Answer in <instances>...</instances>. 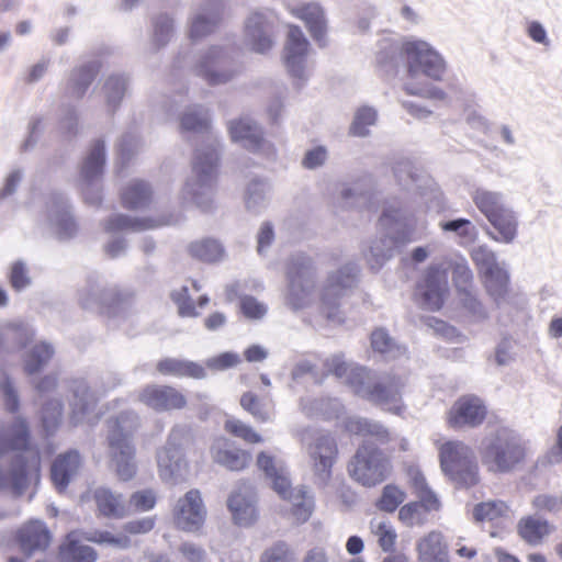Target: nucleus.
<instances>
[{
	"label": "nucleus",
	"instance_id": "nucleus-1",
	"mask_svg": "<svg viewBox=\"0 0 562 562\" xmlns=\"http://www.w3.org/2000/svg\"><path fill=\"white\" fill-rule=\"evenodd\" d=\"M30 430L22 417H16L10 427L0 431V490H10L21 495L26 487L27 469L37 470L40 456L29 449Z\"/></svg>",
	"mask_w": 562,
	"mask_h": 562
},
{
	"label": "nucleus",
	"instance_id": "nucleus-2",
	"mask_svg": "<svg viewBox=\"0 0 562 562\" xmlns=\"http://www.w3.org/2000/svg\"><path fill=\"white\" fill-rule=\"evenodd\" d=\"M526 442L513 428L501 426L488 432L480 446L482 464L493 474L515 472L525 462Z\"/></svg>",
	"mask_w": 562,
	"mask_h": 562
},
{
	"label": "nucleus",
	"instance_id": "nucleus-3",
	"mask_svg": "<svg viewBox=\"0 0 562 562\" xmlns=\"http://www.w3.org/2000/svg\"><path fill=\"white\" fill-rule=\"evenodd\" d=\"M138 427L139 417L133 411H124L106 420L109 456L122 481H128L136 474V448L133 438Z\"/></svg>",
	"mask_w": 562,
	"mask_h": 562
},
{
	"label": "nucleus",
	"instance_id": "nucleus-4",
	"mask_svg": "<svg viewBox=\"0 0 562 562\" xmlns=\"http://www.w3.org/2000/svg\"><path fill=\"white\" fill-rule=\"evenodd\" d=\"M379 225L384 233L371 243L369 251L364 254L368 265L374 271L380 270L393 257L397 245L415 240L413 232L406 227V217L400 207L385 206Z\"/></svg>",
	"mask_w": 562,
	"mask_h": 562
},
{
	"label": "nucleus",
	"instance_id": "nucleus-5",
	"mask_svg": "<svg viewBox=\"0 0 562 562\" xmlns=\"http://www.w3.org/2000/svg\"><path fill=\"white\" fill-rule=\"evenodd\" d=\"M217 161L218 153L214 143L196 148L191 176L181 192L184 201L191 202L202 210H207L211 206Z\"/></svg>",
	"mask_w": 562,
	"mask_h": 562
},
{
	"label": "nucleus",
	"instance_id": "nucleus-6",
	"mask_svg": "<svg viewBox=\"0 0 562 562\" xmlns=\"http://www.w3.org/2000/svg\"><path fill=\"white\" fill-rule=\"evenodd\" d=\"M400 55L406 67L405 80H443L448 64L430 43L415 37L406 38L400 46Z\"/></svg>",
	"mask_w": 562,
	"mask_h": 562
},
{
	"label": "nucleus",
	"instance_id": "nucleus-7",
	"mask_svg": "<svg viewBox=\"0 0 562 562\" xmlns=\"http://www.w3.org/2000/svg\"><path fill=\"white\" fill-rule=\"evenodd\" d=\"M258 468L265 472L266 476L271 481L272 488L283 498L292 503L293 516L300 522H305L312 515L314 502L310 495L307 487H291L288 471L274 459L266 452H260L257 457Z\"/></svg>",
	"mask_w": 562,
	"mask_h": 562
},
{
	"label": "nucleus",
	"instance_id": "nucleus-8",
	"mask_svg": "<svg viewBox=\"0 0 562 562\" xmlns=\"http://www.w3.org/2000/svg\"><path fill=\"white\" fill-rule=\"evenodd\" d=\"M236 50L231 45H212L194 59L192 72L210 86L225 85L240 71L235 58Z\"/></svg>",
	"mask_w": 562,
	"mask_h": 562
},
{
	"label": "nucleus",
	"instance_id": "nucleus-9",
	"mask_svg": "<svg viewBox=\"0 0 562 562\" xmlns=\"http://www.w3.org/2000/svg\"><path fill=\"white\" fill-rule=\"evenodd\" d=\"M356 385V394L372 403L386 406L389 411L401 412L402 390L404 381L400 376L383 374L372 378L369 370H358L351 380Z\"/></svg>",
	"mask_w": 562,
	"mask_h": 562
},
{
	"label": "nucleus",
	"instance_id": "nucleus-10",
	"mask_svg": "<svg viewBox=\"0 0 562 562\" xmlns=\"http://www.w3.org/2000/svg\"><path fill=\"white\" fill-rule=\"evenodd\" d=\"M286 304L294 311L306 307L316 285V270L312 258L302 252L292 255L286 265Z\"/></svg>",
	"mask_w": 562,
	"mask_h": 562
},
{
	"label": "nucleus",
	"instance_id": "nucleus-11",
	"mask_svg": "<svg viewBox=\"0 0 562 562\" xmlns=\"http://www.w3.org/2000/svg\"><path fill=\"white\" fill-rule=\"evenodd\" d=\"M359 272L360 269L356 262H348L328 274L321 292V311L327 321L335 324L344 322L340 300L357 285Z\"/></svg>",
	"mask_w": 562,
	"mask_h": 562
},
{
	"label": "nucleus",
	"instance_id": "nucleus-12",
	"mask_svg": "<svg viewBox=\"0 0 562 562\" xmlns=\"http://www.w3.org/2000/svg\"><path fill=\"white\" fill-rule=\"evenodd\" d=\"M397 183L405 190L415 191L426 210H439L442 206V192L435 180L411 159L401 158L393 166Z\"/></svg>",
	"mask_w": 562,
	"mask_h": 562
},
{
	"label": "nucleus",
	"instance_id": "nucleus-13",
	"mask_svg": "<svg viewBox=\"0 0 562 562\" xmlns=\"http://www.w3.org/2000/svg\"><path fill=\"white\" fill-rule=\"evenodd\" d=\"M440 467L458 485L472 486L477 482V467L472 449L462 441H447L440 447Z\"/></svg>",
	"mask_w": 562,
	"mask_h": 562
},
{
	"label": "nucleus",
	"instance_id": "nucleus-14",
	"mask_svg": "<svg viewBox=\"0 0 562 562\" xmlns=\"http://www.w3.org/2000/svg\"><path fill=\"white\" fill-rule=\"evenodd\" d=\"M121 384V379L112 373L102 379V384L92 386L85 379H74L69 390L72 394L69 402L71 422L77 425L86 420L95 409L101 396Z\"/></svg>",
	"mask_w": 562,
	"mask_h": 562
},
{
	"label": "nucleus",
	"instance_id": "nucleus-15",
	"mask_svg": "<svg viewBox=\"0 0 562 562\" xmlns=\"http://www.w3.org/2000/svg\"><path fill=\"white\" fill-rule=\"evenodd\" d=\"M349 474L364 486L383 482L390 472V461L372 442L364 440L348 465Z\"/></svg>",
	"mask_w": 562,
	"mask_h": 562
},
{
	"label": "nucleus",
	"instance_id": "nucleus-16",
	"mask_svg": "<svg viewBox=\"0 0 562 562\" xmlns=\"http://www.w3.org/2000/svg\"><path fill=\"white\" fill-rule=\"evenodd\" d=\"M279 18L273 10H252L244 22L246 45L255 53L266 54L274 45Z\"/></svg>",
	"mask_w": 562,
	"mask_h": 562
},
{
	"label": "nucleus",
	"instance_id": "nucleus-17",
	"mask_svg": "<svg viewBox=\"0 0 562 562\" xmlns=\"http://www.w3.org/2000/svg\"><path fill=\"white\" fill-rule=\"evenodd\" d=\"M105 160V144L102 139H95L91 144L80 170L83 199L90 205H99L101 203L102 198L99 182L103 175Z\"/></svg>",
	"mask_w": 562,
	"mask_h": 562
},
{
	"label": "nucleus",
	"instance_id": "nucleus-18",
	"mask_svg": "<svg viewBox=\"0 0 562 562\" xmlns=\"http://www.w3.org/2000/svg\"><path fill=\"white\" fill-rule=\"evenodd\" d=\"M228 132L232 140L245 149L269 158L276 156L274 145L263 137L262 127L251 117L243 116L231 121Z\"/></svg>",
	"mask_w": 562,
	"mask_h": 562
},
{
	"label": "nucleus",
	"instance_id": "nucleus-19",
	"mask_svg": "<svg viewBox=\"0 0 562 562\" xmlns=\"http://www.w3.org/2000/svg\"><path fill=\"white\" fill-rule=\"evenodd\" d=\"M306 450L316 483L325 486L331 477V469L338 453L335 438L327 432H316L313 441L307 443Z\"/></svg>",
	"mask_w": 562,
	"mask_h": 562
},
{
	"label": "nucleus",
	"instance_id": "nucleus-20",
	"mask_svg": "<svg viewBox=\"0 0 562 562\" xmlns=\"http://www.w3.org/2000/svg\"><path fill=\"white\" fill-rule=\"evenodd\" d=\"M157 465L160 479L168 484H178L186 479L187 462L180 445V431L173 429L166 445L157 451Z\"/></svg>",
	"mask_w": 562,
	"mask_h": 562
},
{
	"label": "nucleus",
	"instance_id": "nucleus-21",
	"mask_svg": "<svg viewBox=\"0 0 562 562\" xmlns=\"http://www.w3.org/2000/svg\"><path fill=\"white\" fill-rule=\"evenodd\" d=\"M308 49L310 43L302 30L299 26L291 25L286 36L283 58L288 72L299 81V87L303 86L310 76L307 65Z\"/></svg>",
	"mask_w": 562,
	"mask_h": 562
},
{
	"label": "nucleus",
	"instance_id": "nucleus-22",
	"mask_svg": "<svg viewBox=\"0 0 562 562\" xmlns=\"http://www.w3.org/2000/svg\"><path fill=\"white\" fill-rule=\"evenodd\" d=\"M226 0H204L192 9L188 20L189 37L202 40L214 33L224 20Z\"/></svg>",
	"mask_w": 562,
	"mask_h": 562
},
{
	"label": "nucleus",
	"instance_id": "nucleus-23",
	"mask_svg": "<svg viewBox=\"0 0 562 562\" xmlns=\"http://www.w3.org/2000/svg\"><path fill=\"white\" fill-rule=\"evenodd\" d=\"M172 518L180 530L186 532L200 530L206 518V507L201 492L192 488L180 497L173 506Z\"/></svg>",
	"mask_w": 562,
	"mask_h": 562
},
{
	"label": "nucleus",
	"instance_id": "nucleus-24",
	"mask_svg": "<svg viewBox=\"0 0 562 562\" xmlns=\"http://www.w3.org/2000/svg\"><path fill=\"white\" fill-rule=\"evenodd\" d=\"M47 223L52 234L60 241L70 240L77 236L79 225L64 194H50L47 201Z\"/></svg>",
	"mask_w": 562,
	"mask_h": 562
},
{
	"label": "nucleus",
	"instance_id": "nucleus-25",
	"mask_svg": "<svg viewBox=\"0 0 562 562\" xmlns=\"http://www.w3.org/2000/svg\"><path fill=\"white\" fill-rule=\"evenodd\" d=\"M486 413V407L480 397L464 395L450 408L448 424L453 429L474 428L484 422Z\"/></svg>",
	"mask_w": 562,
	"mask_h": 562
},
{
	"label": "nucleus",
	"instance_id": "nucleus-26",
	"mask_svg": "<svg viewBox=\"0 0 562 562\" xmlns=\"http://www.w3.org/2000/svg\"><path fill=\"white\" fill-rule=\"evenodd\" d=\"M139 401L155 412L182 409L187 405L186 396L173 386L150 384L139 393Z\"/></svg>",
	"mask_w": 562,
	"mask_h": 562
},
{
	"label": "nucleus",
	"instance_id": "nucleus-27",
	"mask_svg": "<svg viewBox=\"0 0 562 562\" xmlns=\"http://www.w3.org/2000/svg\"><path fill=\"white\" fill-rule=\"evenodd\" d=\"M98 60L85 61L75 66L68 74L63 86V97L69 100H81L100 71Z\"/></svg>",
	"mask_w": 562,
	"mask_h": 562
},
{
	"label": "nucleus",
	"instance_id": "nucleus-28",
	"mask_svg": "<svg viewBox=\"0 0 562 562\" xmlns=\"http://www.w3.org/2000/svg\"><path fill=\"white\" fill-rule=\"evenodd\" d=\"M116 289L105 286L100 276L89 274L86 285L78 292V302L85 310L99 311L113 304Z\"/></svg>",
	"mask_w": 562,
	"mask_h": 562
},
{
	"label": "nucleus",
	"instance_id": "nucleus-29",
	"mask_svg": "<svg viewBox=\"0 0 562 562\" xmlns=\"http://www.w3.org/2000/svg\"><path fill=\"white\" fill-rule=\"evenodd\" d=\"M447 289V278L445 272L437 268L428 269L424 283L418 290L423 307L429 311L440 310L443 305Z\"/></svg>",
	"mask_w": 562,
	"mask_h": 562
},
{
	"label": "nucleus",
	"instance_id": "nucleus-30",
	"mask_svg": "<svg viewBox=\"0 0 562 562\" xmlns=\"http://www.w3.org/2000/svg\"><path fill=\"white\" fill-rule=\"evenodd\" d=\"M81 456L77 450L59 454L50 467V479L58 492H64L70 481L78 474Z\"/></svg>",
	"mask_w": 562,
	"mask_h": 562
},
{
	"label": "nucleus",
	"instance_id": "nucleus-31",
	"mask_svg": "<svg viewBox=\"0 0 562 562\" xmlns=\"http://www.w3.org/2000/svg\"><path fill=\"white\" fill-rule=\"evenodd\" d=\"M211 452L214 462L231 471L244 470L251 460V456L248 452L236 448L227 440L216 441Z\"/></svg>",
	"mask_w": 562,
	"mask_h": 562
},
{
	"label": "nucleus",
	"instance_id": "nucleus-32",
	"mask_svg": "<svg viewBox=\"0 0 562 562\" xmlns=\"http://www.w3.org/2000/svg\"><path fill=\"white\" fill-rule=\"evenodd\" d=\"M49 540V531L43 521H31L19 531L20 547L29 555L35 551H44L48 547Z\"/></svg>",
	"mask_w": 562,
	"mask_h": 562
},
{
	"label": "nucleus",
	"instance_id": "nucleus-33",
	"mask_svg": "<svg viewBox=\"0 0 562 562\" xmlns=\"http://www.w3.org/2000/svg\"><path fill=\"white\" fill-rule=\"evenodd\" d=\"M496 233L488 232V235L496 241L510 244L517 236L518 218L509 206L486 218Z\"/></svg>",
	"mask_w": 562,
	"mask_h": 562
},
{
	"label": "nucleus",
	"instance_id": "nucleus-34",
	"mask_svg": "<svg viewBox=\"0 0 562 562\" xmlns=\"http://www.w3.org/2000/svg\"><path fill=\"white\" fill-rule=\"evenodd\" d=\"M345 428L350 434L373 438L380 445L389 443L394 439L383 424L364 417H349Z\"/></svg>",
	"mask_w": 562,
	"mask_h": 562
},
{
	"label": "nucleus",
	"instance_id": "nucleus-35",
	"mask_svg": "<svg viewBox=\"0 0 562 562\" xmlns=\"http://www.w3.org/2000/svg\"><path fill=\"white\" fill-rule=\"evenodd\" d=\"M130 77L126 74L115 72L108 76L102 85L101 92L104 98L106 111L113 114L121 105L128 91Z\"/></svg>",
	"mask_w": 562,
	"mask_h": 562
},
{
	"label": "nucleus",
	"instance_id": "nucleus-36",
	"mask_svg": "<svg viewBox=\"0 0 562 562\" xmlns=\"http://www.w3.org/2000/svg\"><path fill=\"white\" fill-rule=\"evenodd\" d=\"M81 533L71 531L59 548L60 562H95L97 553L90 546L81 543Z\"/></svg>",
	"mask_w": 562,
	"mask_h": 562
},
{
	"label": "nucleus",
	"instance_id": "nucleus-37",
	"mask_svg": "<svg viewBox=\"0 0 562 562\" xmlns=\"http://www.w3.org/2000/svg\"><path fill=\"white\" fill-rule=\"evenodd\" d=\"M227 506L239 526H250L257 519L256 502L251 494L234 492L228 498Z\"/></svg>",
	"mask_w": 562,
	"mask_h": 562
},
{
	"label": "nucleus",
	"instance_id": "nucleus-38",
	"mask_svg": "<svg viewBox=\"0 0 562 562\" xmlns=\"http://www.w3.org/2000/svg\"><path fill=\"white\" fill-rule=\"evenodd\" d=\"M157 371L162 375L177 378L204 379L206 371L203 366L194 361L177 358H165L157 363Z\"/></svg>",
	"mask_w": 562,
	"mask_h": 562
},
{
	"label": "nucleus",
	"instance_id": "nucleus-39",
	"mask_svg": "<svg viewBox=\"0 0 562 562\" xmlns=\"http://www.w3.org/2000/svg\"><path fill=\"white\" fill-rule=\"evenodd\" d=\"M93 499L101 516L117 519L126 515L122 494H115L106 487H98L93 492Z\"/></svg>",
	"mask_w": 562,
	"mask_h": 562
},
{
	"label": "nucleus",
	"instance_id": "nucleus-40",
	"mask_svg": "<svg viewBox=\"0 0 562 562\" xmlns=\"http://www.w3.org/2000/svg\"><path fill=\"white\" fill-rule=\"evenodd\" d=\"M296 15L303 20L312 35L319 44L325 45L326 19L323 8L317 3H308L296 10Z\"/></svg>",
	"mask_w": 562,
	"mask_h": 562
},
{
	"label": "nucleus",
	"instance_id": "nucleus-41",
	"mask_svg": "<svg viewBox=\"0 0 562 562\" xmlns=\"http://www.w3.org/2000/svg\"><path fill=\"white\" fill-rule=\"evenodd\" d=\"M164 223L149 217H134L125 214H113L103 223L106 233L123 231L142 232L162 225Z\"/></svg>",
	"mask_w": 562,
	"mask_h": 562
},
{
	"label": "nucleus",
	"instance_id": "nucleus-42",
	"mask_svg": "<svg viewBox=\"0 0 562 562\" xmlns=\"http://www.w3.org/2000/svg\"><path fill=\"white\" fill-rule=\"evenodd\" d=\"M270 184L259 178H255L248 182L244 192V203L248 212L260 214L270 201Z\"/></svg>",
	"mask_w": 562,
	"mask_h": 562
},
{
	"label": "nucleus",
	"instance_id": "nucleus-43",
	"mask_svg": "<svg viewBox=\"0 0 562 562\" xmlns=\"http://www.w3.org/2000/svg\"><path fill=\"white\" fill-rule=\"evenodd\" d=\"M470 196L476 209L486 217L496 214L508 205L505 195L499 191H493L484 187H475L471 190Z\"/></svg>",
	"mask_w": 562,
	"mask_h": 562
},
{
	"label": "nucleus",
	"instance_id": "nucleus-44",
	"mask_svg": "<svg viewBox=\"0 0 562 562\" xmlns=\"http://www.w3.org/2000/svg\"><path fill=\"white\" fill-rule=\"evenodd\" d=\"M420 562H449L442 535L437 531L429 532L417 543Z\"/></svg>",
	"mask_w": 562,
	"mask_h": 562
},
{
	"label": "nucleus",
	"instance_id": "nucleus-45",
	"mask_svg": "<svg viewBox=\"0 0 562 562\" xmlns=\"http://www.w3.org/2000/svg\"><path fill=\"white\" fill-rule=\"evenodd\" d=\"M484 276L487 293L494 300L496 306L502 307L508 301L509 276L507 271L498 267Z\"/></svg>",
	"mask_w": 562,
	"mask_h": 562
},
{
	"label": "nucleus",
	"instance_id": "nucleus-46",
	"mask_svg": "<svg viewBox=\"0 0 562 562\" xmlns=\"http://www.w3.org/2000/svg\"><path fill=\"white\" fill-rule=\"evenodd\" d=\"M151 188L143 180L132 181L122 192V203L126 209H145L151 201Z\"/></svg>",
	"mask_w": 562,
	"mask_h": 562
},
{
	"label": "nucleus",
	"instance_id": "nucleus-47",
	"mask_svg": "<svg viewBox=\"0 0 562 562\" xmlns=\"http://www.w3.org/2000/svg\"><path fill=\"white\" fill-rule=\"evenodd\" d=\"M180 128L182 132L207 133L210 130L209 110L202 105L189 106L180 116Z\"/></svg>",
	"mask_w": 562,
	"mask_h": 562
},
{
	"label": "nucleus",
	"instance_id": "nucleus-48",
	"mask_svg": "<svg viewBox=\"0 0 562 562\" xmlns=\"http://www.w3.org/2000/svg\"><path fill=\"white\" fill-rule=\"evenodd\" d=\"M55 349L52 344L41 341L34 345L24 357V371L32 375L42 371L52 360Z\"/></svg>",
	"mask_w": 562,
	"mask_h": 562
},
{
	"label": "nucleus",
	"instance_id": "nucleus-49",
	"mask_svg": "<svg viewBox=\"0 0 562 562\" xmlns=\"http://www.w3.org/2000/svg\"><path fill=\"white\" fill-rule=\"evenodd\" d=\"M340 199L347 207H371L372 192L370 181L363 180L353 183L351 187L344 188L340 192Z\"/></svg>",
	"mask_w": 562,
	"mask_h": 562
},
{
	"label": "nucleus",
	"instance_id": "nucleus-50",
	"mask_svg": "<svg viewBox=\"0 0 562 562\" xmlns=\"http://www.w3.org/2000/svg\"><path fill=\"white\" fill-rule=\"evenodd\" d=\"M190 255L204 262H216L224 257L223 245L216 239L205 238L189 245Z\"/></svg>",
	"mask_w": 562,
	"mask_h": 562
},
{
	"label": "nucleus",
	"instance_id": "nucleus-51",
	"mask_svg": "<svg viewBox=\"0 0 562 562\" xmlns=\"http://www.w3.org/2000/svg\"><path fill=\"white\" fill-rule=\"evenodd\" d=\"M267 396L259 397L254 392H245L240 396V406L249 413L256 420L267 423L272 419L273 409L265 401Z\"/></svg>",
	"mask_w": 562,
	"mask_h": 562
},
{
	"label": "nucleus",
	"instance_id": "nucleus-52",
	"mask_svg": "<svg viewBox=\"0 0 562 562\" xmlns=\"http://www.w3.org/2000/svg\"><path fill=\"white\" fill-rule=\"evenodd\" d=\"M520 537L530 544H538L549 535L548 521L537 517L522 518L518 524Z\"/></svg>",
	"mask_w": 562,
	"mask_h": 562
},
{
	"label": "nucleus",
	"instance_id": "nucleus-53",
	"mask_svg": "<svg viewBox=\"0 0 562 562\" xmlns=\"http://www.w3.org/2000/svg\"><path fill=\"white\" fill-rule=\"evenodd\" d=\"M324 367L328 373L334 374L339 380L349 384L355 393L357 385L351 381L352 374L358 370H367L363 367H357L352 363H348L341 353L328 357L324 362Z\"/></svg>",
	"mask_w": 562,
	"mask_h": 562
},
{
	"label": "nucleus",
	"instance_id": "nucleus-54",
	"mask_svg": "<svg viewBox=\"0 0 562 562\" xmlns=\"http://www.w3.org/2000/svg\"><path fill=\"white\" fill-rule=\"evenodd\" d=\"M371 346L374 351L387 359H395L406 353V348L397 345L384 328H378L371 334Z\"/></svg>",
	"mask_w": 562,
	"mask_h": 562
},
{
	"label": "nucleus",
	"instance_id": "nucleus-55",
	"mask_svg": "<svg viewBox=\"0 0 562 562\" xmlns=\"http://www.w3.org/2000/svg\"><path fill=\"white\" fill-rule=\"evenodd\" d=\"M378 121V111L369 105H362L357 109L349 133L357 137H366L370 134L369 127L375 125Z\"/></svg>",
	"mask_w": 562,
	"mask_h": 562
},
{
	"label": "nucleus",
	"instance_id": "nucleus-56",
	"mask_svg": "<svg viewBox=\"0 0 562 562\" xmlns=\"http://www.w3.org/2000/svg\"><path fill=\"white\" fill-rule=\"evenodd\" d=\"M403 90L409 95L429 100L446 101L448 99V94L441 88L425 79L420 81L405 80Z\"/></svg>",
	"mask_w": 562,
	"mask_h": 562
},
{
	"label": "nucleus",
	"instance_id": "nucleus-57",
	"mask_svg": "<svg viewBox=\"0 0 562 562\" xmlns=\"http://www.w3.org/2000/svg\"><path fill=\"white\" fill-rule=\"evenodd\" d=\"M173 32V19L167 13H160L153 19V42L158 48L169 43Z\"/></svg>",
	"mask_w": 562,
	"mask_h": 562
},
{
	"label": "nucleus",
	"instance_id": "nucleus-58",
	"mask_svg": "<svg viewBox=\"0 0 562 562\" xmlns=\"http://www.w3.org/2000/svg\"><path fill=\"white\" fill-rule=\"evenodd\" d=\"M452 281L458 291V294L465 291L473 290V273L470 269L468 261L460 257L451 263Z\"/></svg>",
	"mask_w": 562,
	"mask_h": 562
},
{
	"label": "nucleus",
	"instance_id": "nucleus-59",
	"mask_svg": "<svg viewBox=\"0 0 562 562\" xmlns=\"http://www.w3.org/2000/svg\"><path fill=\"white\" fill-rule=\"evenodd\" d=\"M439 227L442 232L452 233L454 236L465 240H472L476 236V228L473 223L463 217L442 221L439 223Z\"/></svg>",
	"mask_w": 562,
	"mask_h": 562
},
{
	"label": "nucleus",
	"instance_id": "nucleus-60",
	"mask_svg": "<svg viewBox=\"0 0 562 562\" xmlns=\"http://www.w3.org/2000/svg\"><path fill=\"white\" fill-rule=\"evenodd\" d=\"M508 512L507 505L502 501L483 502L475 505L473 517L476 521H493Z\"/></svg>",
	"mask_w": 562,
	"mask_h": 562
},
{
	"label": "nucleus",
	"instance_id": "nucleus-61",
	"mask_svg": "<svg viewBox=\"0 0 562 562\" xmlns=\"http://www.w3.org/2000/svg\"><path fill=\"white\" fill-rule=\"evenodd\" d=\"M63 407L60 400H50L44 404L42 423L47 434L53 432L58 427L63 416Z\"/></svg>",
	"mask_w": 562,
	"mask_h": 562
},
{
	"label": "nucleus",
	"instance_id": "nucleus-62",
	"mask_svg": "<svg viewBox=\"0 0 562 562\" xmlns=\"http://www.w3.org/2000/svg\"><path fill=\"white\" fill-rule=\"evenodd\" d=\"M372 532L378 537L381 549L385 552L392 551L396 541V532L391 522L386 520L371 521Z\"/></svg>",
	"mask_w": 562,
	"mask_h": 562
},
{
	"label": "nucleus",
	"instance_id": "nucleus-63",
	"mask_svg": "<svg viewBox=\"0 0 562 562\" xmlns=\"http://www.w3.org/2000/svg\"><path fill=\"white\" fill-rule=\"evenodd\" d=\"M225 429L236 437L244 439L249 443H258L262 441V438L257 434L252 427L245 424L244 422L235 418L227 419L225 422Z\"/></svg>",
	"mask_w": 562,
	"mask_h": 562
},
{
	"label": "nucleus",
	"instance_id": "nucleus-64",
	"mask_svg": "<svg viewBox=\"0 0 562 562\" xmlns=\"http://www.w3.org/2000/svg\"><path fill=\"white\" fill-rule=\"evenodd\" d=\"M260 562H294V554L285 542L278 541L265 550Z\"/></svg>",
	"mask_w": 562,
	"mask_h": 562
}]
</instances>
